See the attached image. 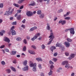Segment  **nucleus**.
<instances>
[{
    "instance_id": "obj_49",
    "label": "nucleus",
    "mask_w": 76,
    "mask_h": 76,
    "mask_svg": "<svg viewBox=\"0 0 76 76\" xmlns=\"http://www.w3.org/2000/svg\"><path fill=\"white\" fill-rule=\"evenodd\" d=\"M65 54L66 56H68L69 55V53L67 52H66L65 53Z\"/></svg>"
},
{
    "instance_id": "obj_28",
    "label": "nucleus",
    "mask_w": 76,
    "mask_h": 76,
    "mask_svg": "<svg viewBox=\"0 0 76 76\" xmlns=\"http://www.w3.org/2000/svg\"><path fill=\"white\" fill-rule=\"evenodd\" d=\"M4 6L3 3H0V8H3Z\"/></svg>"
},
{
    "instance_id": "obj_26",
    "label": "nucleus",
    "mask_w": 76,
    "mask_h": 76,
    "mask_svg": "<svg viewBox=\"0 0 76 76\" xmlns=\"http://www.w3.org/2000/svg\"><path fill=\"white\" fill-rule=\"evenodd\" d=\"M37 13L38 15H41V11L40 10H39L37 11Z\"/></svg>"
},
{
    "instance_id": "obj_44",
    "label": "nucleus",
    "mask_w": 76,
    "mask_h": 76,
    "mask_svg": "<svg viewBox=\"0 0 76 76\" xmlns=\"http://www.w3.org/2000/svg\"><path fill=\"white\" fill-rule=\"evenodd\" d=\"M38 67L39 69H42V67H41V64H39L38 65Z\"/></svg>"
},
{
    "instance_id": "obj_14",
    "label": "nucleus",
    "mask_w": 76,
    "mask_h": 76,
    "mask_svg": "<svg viewBox=\"0 0 76 76\" xmlns=\"http://www.w3.org/2000/svg\"><path fill=\"white\" fill-rule=\"evenodd\" d=\"M12 35H15L16 34V33L14 30H13L12 31Z\"/></svg>"
},
{
    "instance_id": "obj_33",
    "label": "nucleus",
    "mask_w": 76,
    "mask_h": 76,
    "mask_svg": "<svg viewBox=\"0 0 76 76\" xmlns=\"http://www.w3.org/2000/svg\"><path fill=\"white\" fill-rule=\"evenodd\" d=\"M17 41H21L22 40V39L20 38V37H18L17 39Z\"/></svg>"
},
{
    "instance_id": "obj_62",
    "label": "nucleus",
    "mask_w": 76,
    "mask_h": 76,
    "mask_svg": "<svg viewBox=\"0 0 76 76\" xmlns=\"http://www.w3.org/2000/svg\"><path fill=\"white\" fill-rule=\"evenodd\" d=\"M70 14V12H68L66 13V14L68 15H69Z\"/></svg>"
},
{
    "instance_id": "obj_50",
    "label": "nucleus",
    "mask_w": 76,
    "mask_h": 76,
    "mask_svg": "<svg viewBox=\"0 0 76 76\" xmlns=\"http://www.w3.org/2000/svg\"><path fill=\"white\" fill-rule=\"evenodd\" d=\"M13 63H14L15 64H16V63H17L16 60L15 59L14 61H13Z\"/></svg>"
},
{
    "instance_id": "obj_46",
    "label": "nucleus",
    "mask_w": 76,
    "mask_h": 76,
    "mask_svg": "<svg viewBox=\"0 0 76 76\" xmlns=\"http://www.w3.org/2000/svg\"><path fill=\"white\" fill-rule=\"evenodd\" d=\"M63 10L60 9L58 10V13H61V12H63Z\"/></svg>"
},
{
    "instance_id": "obj_34",
    "label": "nucleus",
    "mask_w": 76,
    "mask_h": 76,
    "mask_svg": "<svg viewBox=\"0 0 76 76\" xmlns=\"http://www.w3.org/2000/svg\"><path fill=\"white\" fill-rule=\"evenodd\" d=\"M64 19L66 20H69V19H70V17H67L65 18Z\"/></svg>"
},
{
    "instance_id": "obj_27",
    "label": "nucleus",
    "mask_w": 76,
    "mask_h": 76,
    "mask_svg": "<svg viewBox=\"0 0 76 76\" xmlns=\"http://www.w3.org/2000/svg\"><path fill=\"white\" fill-rule=\"evenodd\" d=\"M36 66H34V67H33V70L34 72H35V71H36L37 70V68H36Z\"/></svg>"
},
{
    "instance_id": "obj_54",
    "label": "nucleus",
    "mask_w": 76,
    "mask_h": 76,
    "mask_svg": "<svg viewBox=\"0 0 76 76\" xmlns=\"http://www.w3.org/2000/svg\"><path fill=\"white\" fill-rule=\"evenodd\" d=\"M33 28L34 30H35V29H37V26H34Z\"/></svg>"
},
{
    "instance_id": "obj_13",
    "label": "nucleus",
    "mask_w": 76,
    "mask_h": 76,
    "mask_svg": "<svg viewBox=\"0 0 76 76\" xmlns=\"http://www.w3.org/2000/svg\"><path fill=\"white\" fill-rule=\"evenodd\" d=\"M4 41H6V42H8V43H9V42H10V40L9 38L7 37L5 38L4 39Z\"/></svg>"
},
{
    "instance_id": "obj_51",
    "label": "nucleus",
    "mask_w": 76,
    "mask_h": 76,
    "mask_svg": "<svg viewBox=\"0 0 76 76\" xmlns=\"http://www.w3.org/2000/svg\"><path fill=\"white\" fill-rule=\"evenodd\" d=\"M26 21V20L24 19V20H23L22 21V23H25Z\"/></svg>"
},
{
    "instance_id": "obj_15",
    "label": "nucleus",
    "mask_w": 76,
    "mask_h": 76,
    "mask_svg": "<svg viewBox=\"0 0 76 76\" xmlns=\"http://www.w3.org/2000/svg\"><path fill=\"white\" fill-rule=\"evenodd\" d=\"M50 49L51 51L52 52H53V50H56V48L55 46H53L51 47Z\"/></svg>"
},
{
    "instance_id": "obj_9",
    "label": "nucleus",
    "mask_w": 76,
    "mask_h": 76,
    "mask_svg": "<svg viewBox=\"0 0 76 76\" xmlns=\"http://www.w3.org/2000/svg\"><path fill=\"white\" fill-rule=\"evenodd\" d=\"M64 44L66 47H70V43L67 42H65Z\"/></svg>"
},
{
    "instance_id": "obj_32",
    "label": "nucleus",
    "mask_w": 76,
    "mask_h": 76,
    "mask_svg": "<svg viewBox=\"0 0 76 76\" xmlns=\"http://www.w3.org/2000/svg\"><path fill=\"white\" fill-rule=\"evenodd\" d=\"M23 50L24 51H25L26 50V46H24L23 48Z\"/></svg>"
},
{
    "instance_id": "obj_40",
    "label": "nucleus",
    "mask_w": 76,
    "mask_h": 76,
    "mask_svg": "<svg viewBox=\"0 0 76 76\" xmlns=\"http://www.w3.org/2000/svg\"><path fill=\"white\" fill-rule=\"evenodd\" d=\"M23 42L25 44H27V42H26V40L24 39L23 40Z\"/></svg>"
},
{
    "instance_id": "obj_17",
    "label": "nucleus",
    "mask_w": 76,
    "mask_h": 76,
    "mask_svg": "<svg viewBox=\"0 0 76 76\" xmlns=\"http://www.w3.org/2000/svg\"><path fill=\"white\" fill-rule=\"evenodd\" d=\"M37 66V64L36 63L33 64H31L30 65V66L31 67H34V66Z\"/></svg>"
},
{
    "instance_id": "obj_4",
    "label": "nucleus",
    "mask_w": 76,
    "mask_h": 76,
    "mask_svg": "<svg viewBox=\"0 0 76 76\" xmlns=\"http://www.w3.org/2000/svg\"><path fill=\"white\" fill-rule=\"evenodd\" d=\"M40 35H41V34H40V33H38L36 34H35V36H34L33 38H31V41H34L35 39H37V38H38V36H39Z\"/></svg>"
},
{
    "instance_id": "obj_25",
    "label": "nucleus",
    "mask_w": 76,
    "mask_h": 76,
    "mask_svg": "<svg viewBox=\"0 0 76 76\" xmlns=\"http://www.w3.org/2000/svg\"><path fill=\"white\" fill-rule=\"evenodd\" d=\"M11 53H12V55H15L16 53V51H12Z\"/></svg>"
},
{
    "instance_id": "obj_35",
    "label": "nucleus",
    "mask_w": 76,
    "mask_h": 76,
    "mask_svg": "<svg viewBox=\"0 0 76 76\" xmlns=\"http://www.w3.org/2000/svg\"><path fill=\"white\" fill-rule=\"evenodd\" d=\"M44 1H47V4H49L50 3V0H43Z\"/></svg>"
},
{
    "instance_id": "obj_23",
    "label": "nucleus",
    "mask_w": 76,
    "mask_h": 76,
    "mask_svg": "<svg viewBox=\"0 0 76 76\" xmlns=\"http://www.w3.org/2000/svg\"><path fill=\"white\" fill-rule=\"evenodd\" d=\"M17 19L18 20H20L21 19V15H18V16L17 17Z\"/></svg>"
},
{
    "instance_id": "obj_7",
    "label": "nucleus",
    "mask_w": 76,
    "mask_h": 76,
    "mask_svg": "<svg viewBox=\"0 0 76 76\" xmlns=\"http://www.w3.org/2000/svg\"><path fill=\"white\" fill-rule=\"evenodd\" d=\"M70 33L71 34H73L74 35L75 34V30H74V28H71L69 29Z\"/></svg>"
},
{
    "instance_id": "obj_11",
    "label": "nucleus",
    "mask_w": 76,
    "mask_h": 76,
    "mask_svg": "<svg viewBox=\"0 0 76 76\" xmlns=\"http://www.w3.org/2000/svg\"><path fill=\"white\" fill-rule=\"evenodd\" d=\"M75 57V55L74 54H72L70 56V57H69V60H71L72 58H74Z\"/></svg>"
},
{
    "instance_id": "obj_30",
    "label": "nucleus",
    "mask_w": 76,
    "mask_h": 76,
    "mask_svg": "<svg viewBox=\"0 0 76 76\" xmlns=\"http://www.w3.org/2000/svg\"><path fill=\"white\" fill-rule=\"evenodd\" d=\"M53 73V71H51V69H50V72L49 73L48 75H51Z\"/></svg>"
},
{
    "instance_id": "obj_60",
    "label": "nucleus",
    "mask_w": 76,
    "mask_h": 76,
    "mask_svg": "<svg viewBox=\"0 0 76 76\" xmlns=\"http://www.w3.org/2000/svg\"><path fill=\"white\" fill-rule=\"evenodd\" d=\"M70 30V29H66L65 30V32H67L68 31H69Z\"/></svg>"
},
{
    "instance_id": "obj_63",
    "label": "nucleus",
    "mask_w": 76,
    "mask_h": 76,
    "mask_svg": "<svg viewBox=\"0 0 76 76\" xmlns=\"http://www.w3.org/2000/svg\"><path fill=\"white\" fill-rule=\"evenodd\" d=\"M10 19L11 20H13V17H11L10 18Z\"/></svg>"
},
{
    "instance_id": "obj_39",
    "label": "nucleus",
    "mask_w": 76,
    "mask_h": 76,
    "mask_svg": "<svg viewBox=\"0 0 76 76\" xmlns=\"http://www.w3.org/2000/svg\"><path fill=\"white\" fill-rule=\"evenodd\" d=\"M31 48H34V49H36V48H36V46H35V45H32Z\"/></svg>"
},
{
    "instance_id": "obj_21",
    "label": "nucleus",
    "mask_w": 76,
    "mask_h": 76,
    "mask_svg": "<svg viewBox=\"0 0 76 76\" xmlns=\"http://www.w3.org/2000/svg\"><path fill=\"white\" fill-rule=\"evenodd\" d=\"M39 17H40V18H41V19H42V18H43L44 17V14H42L39 16Z\"/></svg>"
},
{
    "instance_id": "obj_47",
    "label": "nucleus",
    "mask_w": 76,
    "mask_h": 76,
    "mask_svg": "<svg viewBox=\"0 0 76 76\" xmlns=\"http://www.w3.org/2000/svg\"><path fill=\"white\" fill-rule=\"evenodd\" d=\"M50 69H50V70H51V69L52 70V69H53V68H54L53 66V65H51L50 66Z\"/></svg>"
},
{
    "instance_id": "obj_29",
    "label": "nucleus",
    "mask_w": 76,
    "mask_h": 76,
    "mask_svg": "<svg viewBox=\"0 0 76 76\" xmlns=\"http://www.w3.org/2000/svg\"><path fill=\"white\" fill-rule=\"evenodd\" d=\"M1 64H2L3 65V66H4L6 64V63H5V62H4V61H2L1 62Z\"/></svg>"
},
{
    "instance_id": "obj_59",
    "label": "nucleus",
    "mask_w": 76,
    "mask_h": 76,
    "mask_svg": "<svg viewBox=\"0 0 76 76\" xmlns=\"http://www.w3.org/2000/svg\"><path fill=\"white\" fill-rule=\"evenodd\" d=\"M5 51L6 52H9V49H5Z\"/></svg>"
},
{
    "instance_id": "obj_52",
    "label": "nucleus",
    "mask_w": 76,
    "mask_h": 76,
    "mask_svg": "<svg viewBox=\"0 0 76 76\" xmlns=\"http://www.w3.org/2000/svg\"><path fill=\"white\" fill-rule=\"evenodd\" d=\"M57 56V53H55L53 54L54 56Z\"/></svg>"
},
{
    "instance_id": "obj_19",
    "label": "nucleus",
    "mask_w": 76,
    "mask_h": 76,
    "mask_svg": "<svg viewBox=\"0 0 76 76\" xmlns=\"http://www.w3.org/2000/svg\"><path fill=\"white\" fill-rule=\"evenodd\" d=\"M13 5L16 7H20V5H19L16 3H14L13 4Z\"/></svg>"
},
{
    "instance_id": "obj_48",
    "label": "nucleus",
    "mask_w": 76,
    "mask_h": 76,
    "mask_svg": "<svg viewBox=\"0 0 76 76\" xmlns=\"http://www.w3.org/2000/svg\"><path fill=\"white\" fill-rule=\"evenodd\" d=\"M4 47L5 46L4 45H2L0 47V48H4Z\"/></svg>"
},
{
    "instance_id": "obj_3",
    "label": "nucleus",
    "mask_w": 76,
    "mask_h": 76,
    "mask_svg": "<svg viewBox=\"0 0 76 76\" xmlns=\"http://www.w3.org/2000/svg\"><path fill=\"white\" fill-rule=\"evenodd\" d=\"M62 65H65V67L66 68H67V69H69L70 67V65L69 64H68V61H63L62 63Z\"/></svg>"
},
{
    "instance_id": "obj_31",
    "label": "nucleus",
    "mask_w": 76,
    "mask_h": 76,
    "mask_svg": "<svg viewBox=\"0 0 76 76\" xmlns=\"http://www.w3.org/2000/svg\"><path fill=\"white\" fill-rule=\"evenodd\" d=\"M35 2H33V3L30 4H28V6H35Z\"/></svg>"
},
{
    "instance_id": "obj_8",
    "label": "nucleus",
    "mask_w": 76,
    "mask_h": 76,
    "mask_svg": "<svg viewBox=\"0 0 76 76\" xmlns=\"http://www.w3.org/2000/svg\"><path fill=\"white\" fill-rule=\"evenodd\" d=\"M28 69H29V68L28 66L27 65L22 69V70L23 71H27L28 70Z\"/></svg>"
},
{
    "instance_id": "obj_53",
    "label": "nucleus",
    "mask_w": 76,
    "mask_h": 76,
    "mask_svg": "<svg viewBox=\"0 0 76 76\" xmlns=\"http://www.w3.org/2000/svg\"><path fill=\"white\" fill-rule=\"evenodd\" d=\"M30 30L31 31H34V28L33 27L32 28H31L30 29Z\"/></svg>"
},
{
    "instance_id": "obj_16",
    "label": "nucleus",
    "mask_w": 76,
    "mask_h": 76,
    "mask_svg": "<svg viewBox=\"0 0 76 76\" xmlns=\"http://www.w3.org/2000/svg\"><path fill=\"white\" fill-rule=\"evenodd\" d=\"M36 60L38 61H42V60L41 58H36Z\"/></svg>"
},
{
    "instance_id": "obj_6",
    "label": "nucleus",
    "mask_w": 76,
    "mask_h": 76,
    "mask_svg": "<svg viewBox=\"0 0 76 76\" xmlns=\"http://www.w3.org/2000/svg\"><path fill=\"white\" fill-rule=\"evenodd\" d=\"M26 15L28 16H32L33 15V13L31 11H28L26 13Z\"/></svg>"
},
{
    "instance_id": "obj_22",
    "label": "nucleus",
    "mask_w": 76,
    "mask_h": 76,
    "mask_svg": "<svg viewBox=\"0 0 76 76\" xmlns=\"http://www.w3.org/2000/svg\"><path fill=\"white\" fill-rule=\"evenodd\" d=\"M27 63H28V61L27 60H25L23 62V64L24 66H26L27 64Z\"/></svg>"
},
{
    "instance_id": "obj_58",
    "label": "nucleus",
    "mask_w": 76,
    "mask_h": 76,
    "mask_svg": "<svg viewBox=\"0 0 76 76\" xmlns=\"http://www.w3.org/2000/svg\"><path fill=\"white\" fill-rule=\"evenodd\" d=\"M21 10H18V11H17V12H18V13H20V12H21Z\"/></svg>"
},
{
    "instance_id": "obj_2",
    "label": "nucleus",
    "mask_w": 76,
    "mask_h": 76,
    "mask_svg": "<svg viewBox=\"0 0 76 76\" xmlns=\"http://www.w3.org/2000/svg\"><path fill=\"white\" fill-rule=\"evenodd\" d=\"M49 38H50L49 39V40H50V41L48 43V45H50L51 44V42L53 41V39L54 38V36L53 35V33H51L50 34V36L49 37Z\"/></svg>"
},
{
    "instance_id": "obj_64",
    "label": "nucleus",
    "mask_w": 76,
    "mask_h": 76,
    "mask_svg": "<svg viewBox=\"0 0 76 76\" xmlns=\"http://www.w3.org/2000/svg\"><path fill=\"white\" fill-rule=\"evenodd\" d=\"M12 45V44L10 43L8 44V46L10 47Z\"/></svg>"
},
{
    "instance_id": "obj_38",
    "label": "nucleus",
    "mask_w": 76,
    "mask_h": 76,
    "mask_svg": "<svg viewBox=\"0 0 76 76\" xmlns=\"http://www.w3.org/2000/svg\"><path fill=\"white\" fill-rule=\"evenodd\" d=\"M53 61H54V62H56V61H57V59L56 58H53Z\"/></svg>"
},
{
    "instance_id": "obj_24",
    "label": "nucleus",
    "mask_w": 76,
    "mask_h": 76,
    "mask_svg": "<svg viewBox=\"0 0 76 76\" xmlns=\"http://www.w3.org/2000/svg\"><path fill=\"white\" fill-rule=\"evenodd\" d=\"M10 68L12 70H13V71H14V72H16V69H15V68L12 66H11Z\"/></svg>"
},
{
    "instance_id": "obj_55",
    "label": "nucleus",
    "mask_w": 76,
    "mask_h": 76,
    "mask_svg": "<svg viewBox=\"0 0 76 76\" xmlns=\"http://www.w3.org/2000/svg\"><path fill=\"white\" fill-rule=\"evenodd\" d=\"M23 8V5L20 7V9H22Z\"/></svg>"
},
{
    "instance_id": "obj_43",
    "label": "nucleus",
    "mask_w": 76,
    "mask_h": 76,
    "mask_svg": "<svg viewBox=\"0 0 76 76\" xmlns=\"http://www.w3.org/2000/svg\"><path fill=\"white\" fill-rule=\"evenodd\" d=\"M21 27H22V28H25V26L23 24H22L21 26Z\"/></svg>"
},
{
    "instance_id": "obj_18",
    "label": "nucleus",
    "mask_w": 76,
    "mask_h": 76,
    "mask_svg": "<svg viewBox=\"0 0 76 76\" xmlns=\"http://www.w3.org/2000/svg\"><path fill=\"white\" fill-rule=\"evenodd\" d=\"M28 52L29 53L31 54H35V52L31 50H28Z\"/></svg>"
},
{
    "instance_id": "obj_57",
    "label": "nucleus",
    "mask_w": 76,
    "mask_h": 76,
    "mask_svg": "<svg viewBox=\"0 0 76 76\" xmlns=\"http://www.w3.org/2000/svg\"><path fill=\"white\" fill-rule=\"evenodd\" d=\"M0 35H1V36H3V33L0 32Z\"/></svg>"
},
{
    "instance_id": "obj_1",
    "label": "nucleus",
    "mask_w": 76,
    "mask_h": 76,
    "mask_svg": "<svg viewBox=\"0 0 76 76\" xmlns=\"http://www.w3.org/2000/svg\"><path fill=\"white\" fill-rule=\"evenodd\" d=\"M8 11H6V15H12V14L13 13V12L14 11V8L12 9V8L11 7H10L8 9Z\"/></svg>"
},
{
    "instance_id": "obj_12",
    "label": "nucleus",
    "mask_w": 76,
    "mask_h": 76,
    "mask_svg": "<svg viewBox=\"0 0 76 76\" xmlns=\"http://www.w3.org/2000/svg\"><path fill=\"white\" fill-rule=\"evenodd\" d=\"M47 26L46 27L47 30H48V31H50V29H51V28L50 26V24L49 23L47 24Z\"/></svg>"
},
{
    "instance_id": "obj_41",
    "label": "nucleus",
    "mask_w": 76,
    "mask_h": 76,
    "mask_svg": "<svg viewBox=\"0 0 76 76\" xmlns=\"http://www.w3.org/2000/svg\"><path fill=\"white\" fill-rule=\"evenodd\" d=\"M42 49H44V48H45V45H42Z\"/></svg>"
},
{
    "instance_id": "obj_37",
    "label": "nucleus",
    "mask_w": 76,
    "mask_h": 76,
    "mask_svg": "<svg viewBox=\"0 0 76 76\" xmlns=\"http://www.w3.org/2000/svg\"><path fill=\"white\" fill-rule=\"evenodd\" d=\"M17 23V22H16V21L12 23V24L13 25H16Z\"/></svg>"
},
{
    "instance_id": "obj_10",
    "label": "nucleus",
    "mask_w": 76,
    "mask_h": 76,
    "mask_svg": "<svg viewBox=\"0 0 76 76\" xmlns=\"http://www.w3.org/2000/svg\"><path fill=\"white\" fill-rule=\"evenodd\" d=\"M62 45L61 44L58 43V42L56 44V47H62Z\"/></svg>"
},
{
    "instance_id": "obj_20",
    "label": "nucleus",
    "mask_w": 76,
    "mask_h": 76,
    "mask_svg": "<svg viewBox=\"0 0 76 76\" xmlns=\"http://www.w3.org/2000/svg\"><path fill=\"white\" fill-rule=\"evenodd\" d=\"M66 40L68 42H71L72 41V39L69 38H67L66 39Z\"/></svg>"
},
{
    "instance_id": "obj_61",
    "label": "nucleus",
    "mask_w": 76,
    "mask_h": 76,
    "mask_svg": "<svg viewBox=\"0 0 76 76\" xmlns=\"http://www.w3.org/2000/svg\"><path fill=\"white\" fill-rule=\"evenodd\" d=\"M6 32V31H5L4 30H2L1 32L2 33H3H3H5Z\"/></svg>"
},
{
    "instance_id": "obj_56",
    "label": "nucleus",
    "mask_w": 76,
    "mask_h": 76,
    "mask_svg": "<svg viewBox=\"0 0 76 76\" xmlns=\"http://www.w3.org/2000/svg\"><path fill=\"white\" fill-rule=\"evenodd\" d=\"M71 76H75V73H73L71 74Z\"/></svg>"
},
{
    "instance_id": "obj_5",
    "label": "nucleus",
    "mask_w": 76,
    "mask_h": 76,
    "mask_svg": "<svg viewBox=\"0 0 76 76\" xmlns=\"http://www.w3.org/2000/svg\"><path fill=\"white\" fill-rule=\"evenodd\" d=\"M59 23H61V25H64L66 24V20H61L58 22Z\"/></svg>"
},
{
    "instance_id": "obj_42",
    "label": "nucleus",
    "mask_w": 76,
    "mask_h": 76,
    "mask_svg": "<svg viewBox=\"0 0 76 76\" xmlns=\"http://www.w3.org/2000/svg\"><path fill=\"white\" fill-rule=\"evenodd\" d=\"M49 63L50 64H54V63H53V62H52V61H51V60L49 61Z\"/></svg>"
},
{
    "instance_id": "obj_36",
    "label": "nucleus",
    "mask_w": 76,
    "mask_h": 76,
    "mask_svg": "<svg viewBox=\"0 0 76 76\" xmlns=\"http://www.w3.org/2000/svg\"><path fill=\"white\" fill-rule=\"evenodd\" d=\"M6 71L8 73H10V72H11L10 70L9 69H7Z\"/></svg>"
},
{
    "instance_id": "obj_45",
    "label": "nucleus",
    "mask_w": 76,
    "mask_h": 76,
    "mask_svg": "<svg viewBox=\"0 0 76 76\" xmlns=\"http://www.w3.org/2000/svg\"><path fill=\"white\" fill-rule=\"evenodd\" d=\"M15 29V26H13L11 27L10 28L11 30H13V29Z\"/></svg>"
}]
</instances>
